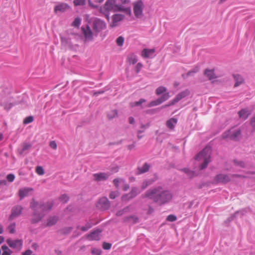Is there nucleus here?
Here are the masks:
<instances>
[{"mask_svg":"<svg viewBox=\"0 0 255 255\" xmlns=\"http://www.w3.org/2000/svg\"><path fill=\"white\" fill-rule=\"evenodd\" d=\"M143 197L163 204L169 202L172 199V195L169 191L159 186L148 190L145 193Z\"/></svg>","mask_w":255,"mask_h":255,"instance_id":"obj_1","label":"nucleus"},{"mask_svg":"<svg viewBox=\"0 0 255 255\" xmlns=\"http://www.w3.org/2000/svg\"><path fill=\"white\" fill-rule=\"evenodd\" d=\"M52 206V202H47L43 204L33 200L30 203V207L33 211L31 222L36 223L39 222L44 217L45 212L50 210Z\"/></svg>","mask_w":255,"mask_h":255,"instance_id":"obj_2","label":"nucleus"},{"mask_svg":"<svg viewBox=\"0 0 255 255\" xmlns=\"http://www.w3.org/2000/svg\"><path fill=\"white\" fill-rule=\"evenodd\" d=\"M211 148L210 146H206L195 157V160L199 162L200 169L205 168L211 161Z\"/></svg>","mask_w":255,"mask_h":255,"instance_id":"obj_3","label":"nucleus"},{"mask_svg":"<svg viewBox=\"0 0 255 255\" xmlns=\"http://www.w3.org/2000/svg\"><path fill=\"white\" fill-rule=\"evenodd\" d=\"M92 27L95 34L97 35L99 33L106 29L107 24L103 20L95 18L92 21Z\"/></svg>","mask_w":255,"mask_h":255,"instance_id":"obj_4","label":"nucleus"},{"mask_svg":"<svg viewBox=\"0 0 255 255\" xmlns=\"http://www.w3.org/2000/svg\"><path fill=\"white\" fill-rule=\"evenodd\" d=\"M134 15L137 18H142L144 5L141 0H137L132 3Z\"/></svg>","mask_w":255,"mask_h":255,"instance_id":"obj_5","label":"nucleus"},{"mask_svg":"<svg viewBox=\"0 0 255 255\" xmlns=\"http://www.w3.org/2000/svg\"><path fill=\"white\" fill-rule=\"evenodd\" d=\"M241 135L240 130L233 128L225 131L223 134L222 137L224 139L229 138L233 140H238L240 138Z\"/></svg>","mask_w":255,"mask_h":255,"instance_id":"obj_6","label":"nucleus"},{"mask_svg":"<svg viewBox=\"0 0 255 255\" xmlns=\"http://www.w3.org/2000/svg\"><path fill=\"white\" fill-rule=\"evenodd\" d=\"M190 94V92L189 90L186 89L184 91H181L179 93H178L175 97L173 99L172 101H171L167 105H165L163 106V108H165L171 105H173L177 103H178L179 101L181 100L182 99H184V98L187 97L189 96Z\"/></svg>","mask_w":255,"mask_h":255,"instance_id":"obj_7","label":"nucleus"},{"mask_svg":"<svg viewBox=\"0 0 255 255\" xmlns=\"http://www.w3.org/2000/svg\"><path fill=\"white\" fill-rule=\"evenodd\" d=\"M81 30L85 42H89L93 40L94 33L89 25H87L85 27H82Z\"/></svg>","mask_w":255,"mask_h":255,"instance_id":"obj_8","label":"nucleus"},{"mask_svg":"<svg viewBox=\"0 0 255 255\" xmlns=\"http://www.w3.org/2000/svg\"><path fill=\"white\" fill-rule=\"evenodd\" d=\"M6 242L10 248L18 251L21 250L23 246V241L21 239L12 240L9 238L6 240Z\"/></svg>","mask_w":255,"mask_h":255,"instance_id":"obj_9","label":"nucleus"},{"mask_svg":"<svg viewBox=\"0 0 255 255\" xmlns=\"http://www.w3.org/2000/svg\"><path fill=\"white\" fill-rule=\"evenodd\" d=\"M233 176H230L224 174H219L215 177L213 180V183L216 184L226 183L229 182Z\"/></svg>","mask_w":255,"mask_h":255,"instance_id":"obj_10","label":"nucleus"},{"mask_svg":"<svg viewBox=\"0 0 255 255\" xmlns=\"http://www.w3.org/2000/svg\"><path fill=\"white\" fill-rule=\"evenodd\" d=\"M125 16L122 14H115L112 17V21L110 23L111 27H116L118 26L121 21L124 19Z\"/></svg>","mask_w":255,"mask_h":255,"instance_id":"obj_11","label":"nucleus"},{"mask_svg":"<svg viewBox=\"0 0 255 255\" xmlns=\"http://www.w3.org/2000/svg\"><path fill=\"white\" fill-rule=\"evenodd\" d=\"M170 97L169 94L168 92L164 93L160 98L157 99L156 100L151 102L148 107H153L160 105L163 102L167 100Z\"/></svg>","mask_w":255,"mask_h":255,"instance_id":"obj_12","label":"nucleus"},{"mask_svg":"<svg viewBox=\"0 0 255 255\" xmlns=\"http://www.w3.org/2000/svg\"><path fill=\"white\" fill-rule=\"evenodd\" d=\"M31 187H24L19 189L18 194L20 200L29 196L33 191Z\"/></svg>","mask_w":255,"mask_h":255,"instance_id":"obj_13","label":"nucleus"},{"mask_svg":"<svg viewBox=\"0 0 255 255\" xmlns=\"http://www.w3.org/2000/svg\"><path fill=\"white\" fill-rule=\"evenodd\" d=\"M140 192L141 191L139 190L137 188L133 187L131 189L130 193L123 196L122 200L125 201L132 199L138 194H139Z\"/></svg>","mask_w":255,"mask_h":255,"instance_id":"obj_14","label":"nucleus"},{"mask_svg":"<svg viewBox=\"0 0 255 255\" xmlns=\"http://www.w3.org/2000/svg\"><path fill=\"white\" fill-rule=\"evenodd\" d=\"M110 173L100 172L93 174L94 180L96 181H101L107 180L111 175Z\"/></svg>","mask_w":255,"mask_h":255,"instance_id":"obj_15","label":"nucleus"},{"mask_svg":"<svg viewBox=\"0 0 255 255\" xmlns=\"http://www.w3.org/2000/svg\"><path fill=\"white\" fill-rule=\"evenodd\" d=\"M97 206L102 210H106L110 207V202L107 198L103 197L100 199Z\"/></svg>","mask_w":255,"mask_h":255,"instance_id":"obj_16","label":"nucleus"},{"mask_svg":"<svg viewBox=\"0 0 255 255\" xmlns=\"http://www.w3.org/2000/svg\"><path fill=\"white\" fill-rule=\"evenodd\" d=\"M23 208L21 206H15L13 207L11 209V214L10 215V219H13L18 216H19Z\"/></svg>","mask_w":255,"mask_h":255,"instance_id":"obj_17","label":"nucleus"},{"mask_svg":"<svg viewBox=\"0 0 255 255\" xmlns=\"http://www.w3.org/2000/svg\"><path fill=\"white\" fill-rule=\"evenodd\" d=\"M155 49L144 48L141 51V56L144 58H152L154 57Z\"/></svg>","mask_w":255,"mask_h":255,"instance_id":"obj_18","label":"nucleus"},{"mask_svg":"<svg viewBox=\"0 0 255 255\" xmlns=\"http://www.w3.org/2000/svg\"><path fill=\"white\" fill-rule=\"evenodd\" d=\"M116 5L115 0H107L104 8L108 11L113 10L115 11Z\"/></svg>","mask_w":255,"mask_h":255,"instance_id":"obj_19","label":"nucleus"},{"mask_svg":"<svg viewBox=\"0 0 255 255\" xmlns=\"http://www.w3.org/2000/svg\"><path fill=\"white\" fill-rule=\"evenodd\" d=\"M101 230H96L87 236V239L90 241H97L100 238Z\"/></svg>","mask_w":255,"mask_h":255,"instance_id":"obj_20","label":"nucleus"},{"mask_svg":"<svg viewBox=\"0 0 255 255\" xmlns=\"http://www.w3.org/2000/svg\"><path fill=\"white\" fill-rule=\"evenodd\" d=\"M70 6L66 3H60L56 5L54 7V12L55 13L59 12H64L67 9H69Z\"/></svg>","mask_w":255,"mask_h":255,"instance_id":"obj_21","label":"nucleus"},{"mask_svg":"<svg viewBox=\"0 0 255 255\" xmlns=\"http://www.w3.org/2000/svg\"><path fill=\"white\" fill-rule=\"evenodd\" d=\"M32 144L29 142H23L21 145V147L18 149V152L20 155H22L25 151L28 150L31 148Z\"/></svg>","mask_w":255,"mask_h":255,"instance_id":"obj_22","label":"nucleus"},{"mask_svg":"<svg viewBox=\"0 0 255 255\" xmlns=\"http://www.w3.org/2000/svg\"><path fill=\"white\" fill-rule=\"evenodd\" d=\"M115 11H123L129 15H130L131 13L130 7H125L121 4H117L116 5Z\"/></svg>","mask_w":255,"mask_h":255,"instance_id":"obj_23","label":"nucleus"},{"mask_svg":"<svg viewBox=\"0 0 255 255\" xmlns=\"http://www.w3.org/2000/svg\"><path fill=\"white\" fill-rule=\"evenodd\" d=\"M250 114L251 112L247 109H243L238 113L239 118L243 120H246Z\"/></svg>","mask_w":255,"mask_h":255,"instance_id":"obj_24","label":"nucleus"},{"mask_svg":"<svg viewBox=\"0 0 255 255\" xmlns=\"http://www.w3.org/2000/svg\"><path fill=\"white\" fill-rule=\"evenodd\" d=\"M177 119L172 118L167 121L166 125L168 128L171 129H173L177 124Z\"/></svg>","mask_w":255,"mask_h":255,"instance_id":"obj_25","label":"nucleus"},{"mask_svg":"<svg viewBox=\"0 0 255 255\" xmlns=\"http://www.w3.org/2000/svg\"><path fill=\"white\" fill-rule=\"evenodd\" d=\"M58 221V218L56 216H52L49 217L47 219L46 225H44V227H50L54 225Z\"/></svg>","mask_w":255,"mask_h":255,"instance_id":"obj_26","label":"nucleus"},{"mask_svg":"<svg viewBox=\"0 0 255 255\" xmlns=\"http://www.w3.org/2000/svg\"><path fill=\"white\" fill-rule=\"evenodd\" d=\"M234 78L235 81V87H238L244 82V79L241 75H235Z\"/></svg>","mask_w":255,"mask_h":255,"instance_id":"obj_27","label":"nucleus"},{"mask_svg":"<svg viewBox=\"0 0 255 255\" xmlns=\"http://www.w3.org/2000/svg\"><path fill=\"white\" fill-rule=\"evenodd\" d=\"M204 74L210 80H213L216 78L214 70L207 69L205 70Z\"/></svg>","mask_w":255,"mask_h":255,"instance_id":"obj_28","label":"nucleus"},{"mask_svg":"<svg viewBox=\"0 0 255 255\" xmlns=\"http://www.w3.org/2000/svg\"><path fill=\"white\" fill-rule=\"evenodd\" d=\"M149 168V165L145 163L141 167H138V173L137 174H142L148 171Z\"/></svg>","mask_w":255,"mask_h":255,"instance_id":"obj_29","label":"nucleus"},{"mask_svg":"<svg viewBox=\"0 0 255 255\" xmlns=\"http://www.w3.org/2000/svg\"><path fill=\"white\" fill-rule=\"evenodd\" d=\"M93 226V224L90 223H87L84 226L80 227L78 226L77 227L78 230H80L83 232H86L88 231Z\"/></svg>","mask_w":255,"mask_h":255,"instance_id":"obj_30","label":"nucleus"},{"mask_svg":"<svg viewBox=\"0 0 255 255\" xmlns=\"http://www.w3.org/2000/svg\"><path fill=\"white\" fill-rule=\"evenodd\" d=\"M16 224L15 223H10L7 227V230L10 234H14L15 233Z\"/></svg>","mask_w":255,"mask_h":255,"instance_id":"obj_31","label":"nucleus"},{"mask_svg":"<svg viewBox=\"0 0 255 255\" xmlns=\"http://www.w3.org/2000/svg\"><path fill=\"white\" fill-rule=\"evenodd\" d=\"M154 181V180L148 179L144 181L141 185V190H143L145 189L148 185H151Z\"/></svg>","mask_w":255,"mask_h":255,"instance_id":"obj_32","label":"nucleus"},{"mask_svg":"<svg viewBox=\"0 0 255 255\" xmlns=\"http://www.w3.org/2000/svg\"><path fill=\"white\" fill-rule=\"evenodd\" d=\"M128 61L129 63V64H135L137 61L136 56L134 54H130L128 57Z\"/></svg>","mask_w":255,"mask_h":255,"instance_id":"obj_33","label":"nucleus"},{"mask_svg":"<svg viewBox=\"0 0 255 255\" xmlns=\"http://www.w3.org/2000/svg\"><path fill=\"white\" fill-rule=\"evenodd\" d=\"M109 119H113L118 116V112L117 110H113L110 112L107 115Z\"/></svg>","mask_w":255,"mask_h":255,"instance_id":"obj_34","label":"nucleus"},{"mask_svg":"<svg viewBox=\"0 0 255 255\" xmlns=\"http://www.w3.org/2000/svg\"><path fill=\"white\" fill-rule=\"evenodd\" d=\"M166 91L167 89L165 87L163 86H160L156 89L155 93L156 95H159L161 94L164 93V92H166Z\"/></svg>","mask_w":255,"mask_h":255,"instance_id":"obj_35","label":"nucleus"},{"mask_svg":"<svg viewBox=\"0 0 255 255\" xmlns=\"http://www.w3.org/2000/svg\"><path fill=\"white\" fill-rule=\"evenodd\" d=\"M182 171L184 172L187 174V175L190 178L193 177L196 175L194 172L191 171L187 168H184L182 169Z\"/></svg>","mask_w":255,"mask_h":255,"instance_id":"obj_36","label":"nucleus"},{"mask_svg":"<svg viewBox=\"0 0 255 255\" xmlns=\"http://www.w3.org/2000/svg\"><path fill=\"white\" fill-rule=\"evenodd\" d=\"M86 3V0H74L73 4L75 6H83Z\"/></svg>","mask_w":255,"mask_h":255,"instance_id":"obj_37","label":"nucleus"},{"mask_svg":"<svg viewBox=\"0 0 255 255\" xmlns=\"http://www.w3.org/2000/svg\"><path fill=\"white\" fill-rule=\"evenodd\" d=\"M81 19L80 17H76L72 23V26L79 27L81 24Z\"/></svg>","mask_w":255,"mask_h":255,"instance_id":"obj_38","label":"nucleus"},{"mask_svg":"<svg viewBox=\"0 0 255 255\" xmlns=\"http://www.w3.org/2000/svg\"><path fill=\"white\" fill-rule=\"evenodd\" d=\"M113 183L115 186L118 188L119 186V184L120 183H124V180L122 178H117L113 180Z\"/></svg>","mask_w":255,"mask_h":255,"instance_id":"obj_39","label":"nucleus"},{"mask_svg":"<svg viewBox=\"0 0 255 255\" xmlns=\"http://www.w3.org/2000/svg\"><path fill=\"white\" fill-rule=\"evenodd\" d=\"M124 40V37L120 36L116 39V43L118 46H122L123 45Z\"/></svg>","mask_w":255,"mask_h":255,"instance_id":"obj_40","label":"nucleus"},{"mask_svg":"<svg viewBox=\"0 0 255 255\" xmlns=\"http://www.w3.org/2000/svg\"><path fill=\"white\" fill-rule=\"evenodd\" d=\"M129 208L128 207L125 208L123 210L118 211L116 213L117 216H121L123 215L125 213L128 212Z\"/></svg>","mask_w":255,"mask_h":255,"instance_id":"obj_41","label":"nucleus"},{"mask_svg":"<svg viewBox=\"0 0 255 255\" xmlns=\"http://www.w3.org/2000/svg\"><path fill=\"white\" fill-rule=\"evenodd\" d=\"M145 102V100L144 99H140V100L139 101L131 103H130V105L131 107H133L135 106H138L140 105V104H141L142 103H144Z\"/></svg>","mask_w":255,"mask_h":255,"instance_id":"obj_42","label":"nucleus"},{"mask_svg":"<svg viewBox=\"0 0 255 255\" xmlns=\"http://www.w3.org/2000/svg\"><path fill=\"white\" fill-rule=\"evenodd\" d=\"M33 121V118L32 116H28V117H26L24 121H23V124H29L31 122H32Z\"/></svg>","mask_w":255,"mask_h":255,"instance_id":"obj_43","label":"nucleus"},{"mask_svg":"<svg viewBox=\"0 0 255 255\" xmlns=\"http://www.w3.org/2000/svg\"><path fill=\"white\" fill-rule=\"evenodd\" d=\"M59 199H60V201H61L63 203H66L68 201L69 197H68V196L67 195L63 194L60 196V197L59 198Z\"/></svg>","mask_w":255,"mask_h":255,"instance_id":"obj_44","label":"nucleus"},{"mask_svg":"<svg viewBox=\"0 0 255 255\" xmlns=\"http://www.w3.org/2000/svg\"><path fill=\"white\" fill-rule=\"evenodd\" d=\"M36 172L40 175H42L44 173V170L41 166H37L36 168Z\"/></svg>","mask_w":255,"mask_h":255,"instance_id":"obj_45","label":"nucleus"},{"mask_svg":"<svg viewBox=\"0 0 255 255\" xmlns=\"http://www.w3.org/2000/svg\"><path fill=\"white\" fill-rule=\"evenodd\" d=\"M92 254L94 255H101V250L99 249L94 248L92 250Z\"/></svg>","mask_w":255,"mask_h":255,"instance_id":"obj_46","label":"nucleus"},{"mask_svg":"<svg viewBox=\"0 0 255 255\" xmlns=\"http://www.w3.org/2000/svg\"><path fill=\"white\" fill-rule=\"evenodd\" d=\"M15 178V176L13 174H9L6 176V179L8 180V181L11 182L13 181Z\"/></svg>","mask_w":255,"mask_h":255,"instance_id":"obj_47","label":"nucleus"},{"mask_svg":"<svg viewBox=\"0 0 255 255\" xmlns=\"http://www.w3.org/2000/svg\"><path fill=\"white\" fill-rule=\"evenodd\" d=\"M167 220L170 222H174L176 220V217L173 215H170L167 216Z\"/></svg>","mask_w":255,"mask_h":255,"instance_id":"obj_48","label":"nucleus"},{"mask_svg":"<svg viewBox=\"0 0 255 255\" xmlns=\"http://www.w3.org/2000/svg\"><path fill=\"white\" fill-rule=\"evenodd\" d=\"M119 195V193L118 191L112 192L110 194V198L111 199H114L116 197L118 196Z\"/></svg>","mask_w":255,"mask_h":255,"instance_id":"obj_49","label":"nucleus"},{"mask_svg":"<svg viewBox=\"0 0 255 255\" xmlns=\"http://www.w3.org/2000/svg\"><path fill=\"white\" fill-rule=\"evenodd\" d=\"M234 163L236 167H244V163L242 161H237L236 160H235Z\"/></svg>","mask_w":255,"mask_h":255,"instance_id":"obj_50","label":"nucleus"},{"mask_svg":"<svg viewBox=\"0 0 255 255\" xmlns=\"http://www.w3.org/2000/svg\"><path fill=\"white\" fill-rule=\"evenodd\" d=\"M112 245L108 243H104L103 245V248L105 250H109L111 249Z\"/></svg>","mask_w":255,"mask_h":255,"instance_id":"obj_51","label":"nucleus"},{"mask_svg":"<svg viewBox=\"0 0 255 255\" xmlns=\"http://www.w3.org/2000/svg\"><path fill=\"white\" fill-rule=\"evenodd\" d=\"M198 71H199V68L198 67H196V68H194L193 70L189 71L187 73V76L192 75V74L195 73L197 72Z\"/></svg>","mask_w":255,"mask_h":255,"instance_id":"obj_52","label":"nucleus"},{"mask_svg":"<svg viewBox=\"0 0 255 255\" xmlns=\"http://www.w3.org/2000/svg\"><path fill=\"white\" fill-rule=\"evenodd\" d=\"M250 124L253 128L255 129V114L251 119Z\"/></svg>","mask_w":255,"mask_h":255,"instance_id":"obj_53","label":"nucleus"},{"mask_svg":"<svg viewBox=\"0 0 255 255\" xmlns=\"http://www.w3.org/2000/svg\"><path fill=\"white\" fill-rule=\"evenodd\" d=\"M49 146L53 149H56L57 148V144L55 141H51L50 142Z\"/></svg>","mask_w":255,"mask_h":255,"instance_id":"obj_54","label":"nucleus"},{"mask_svg":"<svg viewBox=\"0 0 255 255\" xmlns=\"http://www.w3.org/2000/svg\"><path fill=\"white\" fill-rule=\"evenodd\" d=\"M142 67V65L141 63H137V65H136V67H135L136 72L138 73Z\"/></svg>","mask_w":255,"mask_h":255,"instance_id":"obj_55","label":"nucleus"},{"mask_svg":"<svg viewBox=\"0 0 255 255\" xmlns=\"http://www.w3.org/2000/svg\"><path fill=\"white\" fill-rule=\"evenodd\" d=\"M32 252L30 250H27L22 253V255H31Z\"/></svg>","mask_w":255,"mask_h":255,"instance_id":"obj_56","label":"nucleus"},{"mask_svg":"<svg viewBox=\"0 0 255 255\" xmlns=\"http://www.w3.org/2000/svg\"><path fill=\"white\" fill-rule=\"evenodd\" d=\"M123 185V190L124 191H127L128 189H129V186L128 184H126L125 182L124 181V183H122Z\"/></svg>","mask_w":255,"mask_h":255,"instance_id":"obj_57","label":"nucleus"},{"mask_svg":"<svg viewBox=\"0 0 255 255\" xmlns=\"http://www.w3.org/2000/svg\"><path fill=\"white\" fill-rule=\"evenodd\" d=\"M88 0L89 4V5H90L91 7H93V8H96V7H98V6H97V5H95V4H93V3L91 2V0Z\"/></svg>","mask_w":255,"mask_h":255,"instance_id":"obj_58","label":"nucleus"},{"mask_svg":"<svg viewBox=\"0 0 255 255\" xmlns=\"http://www.w3.org/2000/svg\"><path fill=\"white\" fill-rule=\"evenodd\" d=\"M11 253V251H10V249H9V252L7 251L3 252L2 255H10Z\"/></svg>","mask_w":255,"mask_h":255,"instance_id":"obj_59","label":"nucleus"},{"mask_svg":"<svg viewBox=\"0 0 255 255\" xmlns=\"http://www.w3.org/2000/svg\"><path fill=\"white\" fill-rule=\"evenodd\" d=\"M1 249L3 251V252L5 251H7L9 252V249L6 245H3L1 247Z\"/></svg>","mask_w":255,"mask_h":255,"instance_id":"obj_60","label":"nucleus"},{"mask_svg":"<svg viewBox=\"0 0 255 255\" xmlns=\"http://www.w3.org/2000/svg\"><path fill=\"white\" fill-rule=\"evenodd\" d=\"M122 4H128L130 2V0H120Z\"/></svg>","mask_w":255,"mask_h":255,"instance_id":"obj_61","label":"nucleus"},{"mask_svg":"<svg viewBox=\"0 0 255 255\" xmlns=\"http://www.w3.org/2000/svg\"><path fill=\"white\" fill-rule=\"evenodd\" d=\"M129 123L131 124H132L134 123V120L132 117H129L128 119Z\"/></svg>","mask_w":255,"mask_h":255,"instance_id":"obj_62","label":"nucleus"},{"mask_svg":"<svg viewBox=\"0 0 255 255\" xmlns=\"http://www.w3.org/2000/svg\"><path fill=\"white\" fill-rule=\"evenodd\" d=\"M3 232V226L0 225V234H2Z\"/></svg>","mask_w":255,"mask_h":255,"instance_id":"obj_63","label":"nucleus"},{"mask_svg":"<svg viewBox=\"0 0 255 255\" xmlns=\"http://www.w3.org/2000/svg\"><path fill=\"white\" fill-rule=\"evenodd\" d=\"M4 239L2 236H0V244L4 242Z\"/></svg>","mask_w":255,"mask_h":255,"instance_id":"obj_64","label":"nucleus"}]
</instances>
